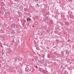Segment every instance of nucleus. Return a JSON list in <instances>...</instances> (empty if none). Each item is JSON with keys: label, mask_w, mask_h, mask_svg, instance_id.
<instances>
[{"label": "nucleus", "mask_w": 74, "mask_h": 74, "mask_svg": "<svg viewBox=\"0 0 74 74\" xmlns=\"http://www.w3.org/2000/svg\"><path fill=\"white\" fill-rule=\"evenodd\" d=\"M11 26L12 27H15V24H12L11 25Z\"/></svg>", "instance_id": "1"}, {"label": "nucleus", "mask_w": 74, "mask_h": 74, "mask_svg": "<svg viewBox=\"0 0 74 74\" xmlns=\"http://www.w3.org/2000/svg\"><path fill=\"white\" fill-rule=\"evenodd\" d=\"M42 73H43V74H46V73H47V71L44 70L43 71H42Z\"/></svg>", "instance_id": "2"}, {"label": "nucleus", "mask_w": 74, "mask_h": 74, "mask_svg": "<svg viewBox=\"0 0 74 74\" xmlns=\"http://www.w3.org/2000/svg\"><path fill=\"white\" fill-rule=\"evenodd\" d=\"M24 10L25 11H28V9L27 8H25L24 9Z\"/></svg>", "instance_id": "3"}, {"label": "nucleus", "mask_w": 74, "mask_h": 74, "mask_svg": "<svg viewBox=\"0 0 74 74\" xmlns=\"http://www.w3.org/2000/svg\"><path fill=\"white\" fill-rule=\"evenodd\" d=\"M31 19L30 18H28L27 19V21H30Z\"/></svg>", "instance_id": "4"}, {"label": "nucleus", "mask_w": 74, "mask_h": 74, "mask_svg": "<svg viewBox=\"0 0 74 74\" xmlns=\"http://www.w3.org/2000/svg\"><path fill=\"white\" fill-rule=\"evenodd\" d=\"M41 63H43L44 62V60H42L41 61H40Z\"/></svg>", "instance_id": "5"}, {"label": "nucleus", "mask_w": 74, "mask_h": 74, "mask_svg": "<svg viewBox=\"0 0 74 74\" xmlns=\"http://www.w3.org/2000/svg\"><path fill=\"white\" fill-rule=\"evenodd\" d=\"M15 33V30H12L11 32V33L12 34L13 33Z\"/></svg>", "instance_id": "6"}, {"label": "nucleus", "mask_w": 74, "mask_h": 74, "mask_svg": "<svg viewBox=\"0 0 74 74\" xmlns=\"http://www.w3.org/2000/svg\"><path fill=\"white\" fill-rule=\"evenodd\" d=\"M46 10V9L45 8L43 10V12H42V13H44V12H45V11Z\"/></svg>", "instance_id": "7"}, {"label": "nucleus", "mask_w": 74, "mask_h": 74, "mask_svg": "<svg viewBox=\"0 0 74 74\" xmlns=\"http://www.w3.org/2000/svg\"><path fill=\"white\" fill-rule=\"evenodd\" d=\"M39 71H40V72H42V69H41V68H40L39 69Z\"/></svg>", "instance_id": "8"}, {"label": "nucleus", "mask_w": 74, "mask_h": 74, "mask_svg": "<svg viewBox=\"0 0 74 74\" xmlns=\"http://www.w3.org/2000/svg\"><path fill=\"white\" fill-rule=\"evenodd\" d=\"M65 23L66 25H69V23H68V22H66V23Z\"/></svg>", "instance_id": "9"}, {"label": "nucleus", "mask_w": 74, "mask_h": 74, "mask_svg": "<svg viewBox=\"0 0 74 74\" xmlns=\"http://www.w3.org/2000/svg\"><path fill=\"white\" fill-rule=\"evenodd\" d=\"M47 57L48 58H49V59H50L51 58V57L49 56V55H48L47 56Z\"/></svg>", "instance_id": "10"}, {"label": "nucleus", "mask_w": 74, "mask_h": 74, "mask_svg": "<svg viewBox=\"0 0 74 74\" xmlns=\"http://www.w3.org/2000/svg\"><path fill=\"white\" fill-rule=\"evenodd\" d=\"M48 14H49V12L48 11L47 12H46V15H48Z\"/></svg>", "instance_id": "11"}, {"label": "nucleus", "mask_w": 74, "mask_h": 74, "mask_svg": "<svg viewBox=\"0 0 74 74\" xmlns=\"http://www.w3.org/2000/svg\"><path fill=\"white\" fill-rule=\"evenodd\" d=\"M47 31L48 32H49V29H47Z\"/></svg>", "instance_id": "12"}, {"label": "nucleus", "mask_w": 74, "mask_h": 74, "mask_svg": "<svg viewBox=\"0 0 74 74\" xmlns=\"http://www.w3.org/2000/svg\"><path fill=\"white\" fill-rule=\"evenodd\" d=\"M72 63V62H69V63H70V64H71V63Z\"/></svg>", "instance_id": "13"}, {"label": "nucleus", "mask_w": 74, "mask_h": 74, "mask_svg": "<svg viewBox=\"0 0 74 74\" xmlns=\"http://www.w3.org/2000/svg\"><path fill=\"white\" fill-rule=\"evenodd\" d=\"M51 53H52V52H50V54H51Z\"/></svg>", "instance_id": "14"}, {"label": "nucleus", "mask_w": 74, "mask_h": 74, "mask_svg": "<svg viewBox=\"0 0 74 74\" xmlns=\"http://www.w3.org/2000/svg\"><path fill=\"white\" fill-rule=\"evenodd\" d=\"M35 67L37 68V67H37V66H35Z\"/></svg>", "instance_id": "15"}, {"label": "nucleus", "mask_w": 74, "mask_h": 74, "mask_svg": "<svg viewBox=\"0 0 74 74\" xmlns=\"http://www.w3.org/2000/svg\"><path fill=\"white\" fill-rule=\"evenodd\" d=\"M1 42H0V45H1Z\"/></svg>", "instance_id": "16"}, {"label": "nucleus", "mask_w": 74, "mask_h": 74, "mask_svg": "<svg viewBox=\"0 0 74 74\" xmlns=\"http://www.w3.org/2000/svg\"><path fill=\"white\" fill-rule=\"evenodd\" d=\"M35 18H34V20L35 21Z\"/></svg>", "instance_id": "17"}, {"label": "nucleus", "mask_w": 74, "mask_h": 74, "mask_svg": "<svg viewBox=\"0 0 74 74\" xmlns=\"http://www.w3.org/2000/svg\"><path fill=\"white\" fill-rule=\"evenodd\" d=\"M1 57H0V59H1Z\"/></svg>", "instance_id": "18"}, {"label": "nucleus", "mask_w": 74, "mask_h": 74, "mask_svg": "<svg viewBox=\"0 0 74 74\" xmlns=\"http://www.w3.org/2000/svg\"><path fill=\"white\" fill-rule=\"evenodd\" d=\"M36 5H38V4H37Z\"/></svg>", "instance_id": "19"}, {"label": "nucleus", "mask_w": 74, "mask_h": 74, "mask_svg": "<svg viewBox=\"0 0 74 74\" xmlns=\"http://www.w3.org/2000/svg\"><path fill=\"white\" fill-rule=\"evenodd\" d=\"M18 13H21V12H18Z\"/></svg>", "instance_id": "20"}, {"label": "nucleus", "mask_w": 74, "mask_h": 74, "mask_svg": "<svg viewBox=\"0 0 74 74\" xmlns=\"http://www.w3.org/2000/svg\"><path fill=\"white\" fill-rule=\"evenodd\" d=\"M41 36H42V34H41Z\"/></svg>", "instance_id": "21"}, {"label": "nucleus", "mask_w": 74, "mask_h": 74, "mask_svg": "<svg viewBox=\"0 0 74 74\" xmlns=\"http://www.w3.org/2000/svg\"><path fill=\"white\" fill-rule=\"evenodd\" d=\"M1 54H0V56H1Z\"/></svg>", "instance_id": "22"}, {"label": "nucleus", "mask_w": 74, "mask_h": 74, "mask_svg": "<svg viewBox=\"0 0 74 74\" xmlns=\"http://www.w3.org/2000/svg\"><path fill=\"white\" fill-rule=\"evenodd\" d=\"M18 42H19V40H18Z\"/></svg>", "instance_id": "23"}, {"label": "nucleus", "mask_w": 74, "mask_h": 74, "mask_svg": "<svg viewBox=\"0 0 74 74\" xmlns=\"http://www.w3.org/2000/svg\"><path fill=\"white\" fill-rule=\"evenodd\" d=\"M73 29H74V27L73 28Z\"/></svg>", "instance_id": "24"}, {"label": "nucleus", "mask_w": 74, "mask_h": 74, "mask_svg": "<svg viewBox=\"0 0 74 74\" xmlns=\"http://www.w3.org/2000/svg\"><path fill=\"white\" fill-rule=\"evenodd\" d=\"M37 48L36 47V49H37Z\"/></svg>", "instance_id": "25"}, {"label": "nucleus", "mask_w": 74, "mask_h": 74, "mask_svg": "<svg viewBox=\"0 0 74 74\" xmlns=\"http://www.w3.org/2000/svg\"><path fill=\"white\" fill-rule=\"evenodd\" d=\"M38 54V53H37V54Z\"/></svg>", "instance_id": "26"}, {"label": "nucleus", "mask_w": 74, "mask_h": 74, "mask_svg": "<svg viewBox=\"0 0 74 74\" xmlns=\"http://www.w3.org/2000/svg\"><path fill=\"white\" fill-rule=\"evenodd\" d=\"M49 42H50V41H49Z\"/></svg>", "instance_id": "27"}]
</instances>
